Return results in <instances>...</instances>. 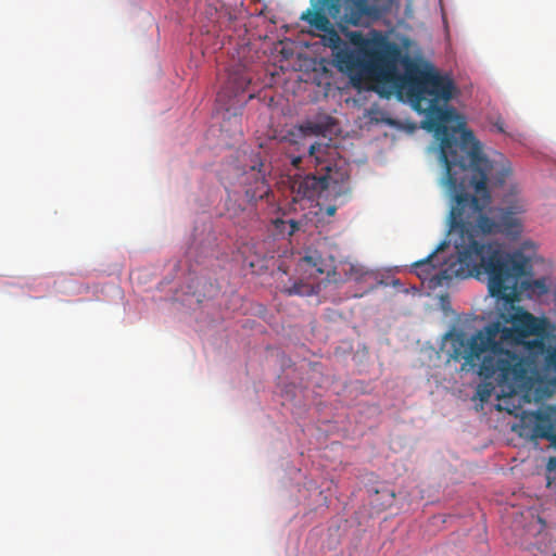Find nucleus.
<instances>
[{
  "label": "nucleus",
  "mask_w": 556,
  "mask_h": 556,
  "mask_svg": "<svg viewBox=\"0 0 556 556\" xmlns=\"http://www.w3.org/2000/svg\"><path fill=\"white\" fill-rule=\"evenodd\" d=\"M337 207L334 205H330L326 208V214L328 216H333L336 214Z\"/></svg>",
  "instance_id": "nucleus-17"
},
{
  "label": "nucleus",
  "mask_w": 556,
  "mask_h": 556,
  "mask_svg": "<svg viewBox=\"0 0 556 556\" xmlns=\"http://www.w3.org/2000/svg\"><path fill=\"white\" fill-rule=\"evenodd\" d=\"M348 14L342 0H311V7L300 16L312 29L324 33L321 42L332 50L341 72L372 80L380 93L405 96L429 121L458 93L454 80L429 62L405 56L404 73L400 74L397 63L402 51L393 42L380 40L362 50L351 49L330 22L331 17L340 26L352 25Z\"/></svg>",
  "instance_id": "nucleus-2"
},
{
  "label": "nucleus",
  "mask_w": 556,
  "mask_h": 556,
  "mask_svg": "<svg viewBox=\"0 0 556 556\" xmlns=\"http://www.w3.org/2000/svg\"><path fill=\"white\" fill-rule=\"evenodd\" d=\"M502 319L511 326L503 328L497 323L471 336L462 330L447 332V362L501 386H522L539 370L556 382V334L549 319L520 308L503 314Z\"/></svg>",
  "instance_id": "nucleus-3"
},
{
  "label": "nucleus",
  "mask_w": 556,
  "mask_h": 556,
  "mask_svg": "<svg viewBox=\"0 0 556 556\" xmlns=\"http://www.w3.org/2000/svg\"><path fill=\"white\" fill-rule=\"evenodd\" d=\"M515 416L520 417L523 422L534 421V431L538 437L556 441V428L552 422L548 409H536L534 412L519 409L515 413Z\"/></svg>",
  "instance_id": "nucleus-9"
},
{
  "label": "nucleus",
  "mask_w": 556,
  "mask_h": 556,
  "mask_svg": "<svg viewBox=\"0 0 556 556\" xmlns=\"http://www.w3.org/2000/svg\"><path fill=\"white\" fill-rule=\"evenodd\" d=\"M275 225H276L277 228H280V225L281 226H286L287 225L288 226L287 233L289 236H292L295 231H298L300 229V223L294 220V219H290L288 222H285L282 219H277L275 222Z\"/></svg>",
  "instance_id": "nucleus-12"
},
{
  "label": "nucleus",
  "mask_w": 556,
  "mask_h": 556,
  "mask_svg": "<svg viewBox=\"0 0 556 556\" xmlns=\"http://www.w3.org/2000/svg\"><path fill=\"white\" fill-rule=\"evenodd\" d=\"M349 10L348 21L353 26L367 25L391 13L395 0H342Z\"/></svg>",
  "instance_id": "nucleus-7"
},
{
  "label": "nucleus",
  "mask_w": 556,
  "mask_h": 556,
  "mask_svg": "<svg viewBox=\"0 0 556 556\" xmlns=\"http://www.w3.org/2000/svg\"><path fill=\"white\" fill-rule=\"evenodd\" d=\"M300 129L305 135H324L329 130V124L307 121L300 126Z\"/></svg>",
  "instance_id": "nucleus-10"
},
{
  "label": "nucleus",
  "mask_w": 556,
  "mask_h": 556,
  "mask_svg": "<svg viewBox=\"0 0 556 556\" xmlns=\"http://www.w3.org/2000/svg\"><path fill=\"white\" fill-rule=\"evenodd\" d=\"M238 185L250 203L267 198L271 190L266 179V168L258 155L252 160L248 169L238 175Z\"/></svg>",
  "instance_id": "nucleus-6"
},
{
  "label": "nucleus",
  "mask_w": 556,
  "mask_h": 556,
  "mask_svg": "<svg viewBox=\"0 0 556 556\" xmlns=\"http://www.w3.org/2000/svg\"><path fill=\"white\" fill-rule=\"evenodd\" d=\"M328 146L313 143L308 148L306 162L315 165L314 173H295L288 177V186L293 200H314L321 192L329 190L334 199L346 197L351 192L349 175L338 168L332 162L324 160L323 155Z\"/></svg>",
  "instance_id": "nucleus-4"
},
{
  "label": "nucleus",
  "mask_w": 556,
  "mask_h": 556,
  "mask_svg": "<svg viewBox=\"0 0 556 556\" xmlns=\"http://www.w3.org/2000/svg\"><path fill=\"white\" fill-rule=\"evenodd\" d=\"M287 292L290 295H309L314 292V289L311 285L295 282L292 287L287 289Z\"/></svg>",
  "instance_id": "nucleus-11"
},
{
  "label": "nucleus",
  "mask_w": 556,
  "mask_h": 556,
  "mask_svg": "<svg viewBox=\"0 0 556 556\" xmlns=\"http://www.w3.org/2000/svg\"><path fill=\"white\" fill-rule=\"evenodd\" d=\"M492 388L488 384L479 387L478 394L481 401H486L491 396Z\"/></svg>",
  "instance_id": "nucleus-15"
},
{
  "label": "nucleus",
  "mask_w": 556,
  "mask_h": 556,
  "mask_svg": "<svg viewBox=\"0 0 556 556\" xmlns=\"http://www.w3.org/2000/svg\"><path fill=\"white\" fill-rule=\"evenodd\" d=\"M251 83V79L250 78H247V77H239L238 79H236V87H235V92H242L245 90L247 86Z\"/></svg>",
  "instance_id": "nucleus-14"
},
{
  "label": "nucleus",
  "mask_w": 556,
  "mask_h": 556,
  "mask_svg": "<svg viewBox=\"0 0 556 556\" xmlns=\"http://www.w3.org/2000/svg\"><path fill=\"white\" fill-rule=\"evenodd\" d=\"M495 127L497 128V130H498L500 132H503V131H504V128H503V125H502V124L496 123V124H495Z\"/></svg>",
  "instance_id": "nucleus-18"
},
{
  "label": "nucleus",
  "mask_w": 556,
  "mask_h": 556,
  "mask_svg": "<svg viewBox=\"0 0 556 556\" xmlns=\"http://www.w3.org/2000/svg\"><path fill=\"white\" fill-rule=\"evenodd\" d=\"M446 242H442L431 254L424 260L413 264V271L422 280L428 282L430 288H438L447 285L454 278H468L480 276L477 261L480 256L475 242L470 241L467 235L463 239L458 236L454 240L457 255L450 256L444 262L440 261L438 252L444 250ZM480 261L482 258H479Z\"/></svg>",
  "instance_id": "nucleus-5"
},
{
  "label": "nucleus",
  "mask_w": 556,
  "mask_h": 556,
  "mask_svg": "<svg viewBox=\"0 0 556 556\" xmlns=\"http://www.w3.org/2000/svg\"><path fill=\"white\" fill-rule=\"evenodd\" d=\"M530 270H531V265H530V262L528 261L527 273L518 281V287H517L518 288L517 289L518 290V300H516V301L510 303V302H507L505 299H500L501 301L504 302V309L498 313L497 318H496L495 321L490 323L486 326H492V325L498 323L503 328L510 327L511 326L510 323H504L503 321L502 315L506 314V313L515 312L518 308H520L522 311H526L523 307H521L519 305H516V303L520 301V295H521V291L522 290L531 289L532 292L538 294V295H543V294L547 293L548 286H547L546 280L544 278L535 279V280H532V281L523 280V278L528 274H530Z\"/></svg>",
  "instance_id": "nucleus-8"
},
{
  "label": "nucleus",
  "mask_w": 556,
  "mask_h": 556,
  "mask_svg": "<svg viewBox=\"0 0 556 556\" xmlns=\"http://www.w3.org/2000/svg\"><path fill=\"white\" fill-rule=\"evenodd\" d=\"M303 261L314 267L317 273L324 274L325 269L320 266V256L317 254L306 255Z\"/></svg>",
  "instance_id": "nucleus-13"
},
{
  "label": "nucleus",
  "mask_w": 556,
  "mask_h": 556,
  "mask_svg": "<svg viewBox=\"0 0 556 556\" xmlns=\"http://www.w3.org/2000/svg\"><path fill=\"white\" fill-rule=\"evenodd\" d=\"M428 129L440 141V160L444 165L442 185L453 200L450 211V231H457L460 239L467 235L482 258L475 261L481 274L486 275L488 290L495 299L507 302L518 300V281L527 273L528 257L520 251L507 252L498 242L483 243L480 235L502 233L518 238L522 230L521 215L525 204L515 200L508 205L490 210L488 180L503 185L511 174L510 163L490 161L471 130L466 129L465 118L453 108L443 106L428 122Z\"/></svg>",
  "instance_id": "nucleus-1"
},
{
  "label": "nucleus",
  "mask_w": 556,
  "mask_h": 556,
  "mask_svg": "<svg viewBox=\"0 0 556 556\" xmlns=\"http://www.w3.org/2000/svg\"><path fill=\"white\" fill-rule=\"evenodd\" d=\"M303 162V157L302 156H294L292 157L291 160V163L292 165L295 167V168H299L300 167V164Z\"/></svg>",
  "instance_id": "nucleus-16"
}]
</instances>
